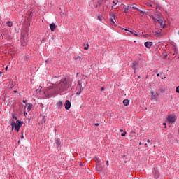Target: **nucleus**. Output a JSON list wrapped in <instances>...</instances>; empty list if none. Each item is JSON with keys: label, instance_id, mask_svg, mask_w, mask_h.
Segmentation results:
<instances>
[{"label": "nucleus", "instance_id": "obj_1", "mask_svg": "<svg viewBox=\"0 0 179 179\" xmlns=\"http://www.w3.org/2000/svg\"><path fill=\"white\" fill-rule=\"evenodd\" d=\"M69 87L68 79L65 76H55L52 78V85L46 88L44 92H41L44 94L42 99H50L57 92H65V90H68Z\"/></svg>", "mask_w": 179, "mask_h": 179}, {"label": "nucleus", "instance_id": "obj_2", "mask_svg": "<svg viewBox=\"0 0 179 179\" xmlns=\"http://www.w3.org/2000/svg\"><path fill=\"white\" fill-rule=\"evenodd\" d=\"M15 120H17V117L16 116H15V115H13L12 119L10 120V125L12 127V131H13V129H15V131H16V132H19V130L20 129V128H22V122L20 120H17L16 122H15Z\"/></svg>", "mask_w": 179, "mask_h": 179}, {"label": "nucleus", "instance_id": "obj_3", "mask_svg": "<svg viewBox=\"0 0 179 179\" xmlns=\"http://www.w3.org/2000/svg\"><path fill=\"white\" fill-rule=\"evenodd\" d=\"M82 85H83V86H86V85H87V82L86 81V76L85 75H82L78 80L77 86L80 88V91L76 92L77 96H79L83 91V87Z\"/></svg>", "mask_w": 179, "mask_h": 179}, {"label": "nucleus", "instance_id": "obj_4", "mask_svg": "<svg viewBox=\"0 0 179 179\" xmlns=\"http://www.w3.org/2000/svg\"><path fill=\"white\" fill-rule=\"evenodd\" d=\"M150 94H151L152 101H156V102L159 101V93L151 92Z\"/></svg>", "mask_w": 179, "mask_h": 179}, {"label": "nucleus", "instance_id": "obj_5", "mask_svg": "<svg viewBox=\"0 0 179 179\" xmlns=\"http://www.w3.org/2000/svg\"><path fill=\"white\" fill-rule=\"evenodd\" d=\"M176 120L177 117H176V115H170L167 117V121L169 122V124H174Z\"/></svg>", "mask_w": 179, "mask_h": 179}, {"label": "nucleus", "instance_id": "obj_6", "mask_svg": "<svg viewBox=\"0 0 179 179\" xmlns=\"http://www.w3.org/2000/svg\"><path fill=\"white\" fill-rule=\"evenodd\" d=\"M157 22H158V23L160 24L161 29H164L167 27V25L166 24V20H164V18L157 20Z\"/></svg>", "mask_w": 179, "mask_h": 179}, {"label": "nucleus", "instance_id": "obj_7", "mask_svg": "<svg viewBox=\"0 0 179 179\" xmlns=\"http://www.w3.org/2000/svg\"><path fill=\"white\" fill-rule=\"evenodd\" d=\"M131 9H135V10H138V12H140V13L145 15V12H143L141 9L138 8V5L136 3L132 4Z\"/></svg>", "mask_w": 179, "mask_h": 179}, {"label": "nucleus", "instance_id": "obj_8", "mask_svg": "<svg viewBox=\"0 0 179 179\" xmlns=\"http://www.w3.org/2000/svg\"><path fill=\"white\" fill-rule=\"evenodd\" d=\"M155 37H162L164 36V32L162 31V29H159L158 31H155Z\"/></svg>", "mask_w": 179, "mask_h": 179}, {"label": "nucleus", "instance_id": "obj_9", "mask_svg": "<svg viewBox=\"0 0 179 179\" xmlns=\"http://www.w3.org/2000/svg\"><path fill=\"white\" fill-rule=\"evenodd\" d=\"M64 107L66 110H69V108H71V102L69 100L66 101Z\"/></svg>", "mask_w": 179, "mask_h": 179}, {"label": "nucleus", "instance_id": "obj_10", "mask_svg": "<svg viewBox=\"0 0 179 179\" xmlns=\"http://www.w3.org/2000/svg\"><path fill=\"white\" fill-rule=\"evenodd\" d=\"M57 106L59 110L64 107V103L62 101H59L57 103Z\"/></svg>", "mask_w": 179, "mask_h": 179}, {"label": "nucleus", "instance_id": "obj_11", "mask_svg": "<svg viewBox=\"0 0 179 179\" xmlns=\"http://www.w3.org/2000/svg\"><path fill=\"white\" fill-rule=\"evenodd\" d=\"M50 30L51 31H55V29H57V26H55V24L52 23L50 24Z\"/></svg>", "mask_w": 179, "mask_h": 179}, {"label": "nucleus", "instance_id": "obj_12", "mask_svg": "<svg viewBox=\"0 0 179 179\" xmlns=\"http://www.w3.org/2000/svg\"><path fill=\"white\" fill-rule=\"evenodd\" d=\"M145 45L147 48H150L152 47V45H153V43L152 42H145Z\"/></svg>", "mask_w": 179, "mask_h": 179}, {"label": "nucleus", "instance_id": "obj_13", "mask_svg": "<svg viewBox=\"0 0 179 179\" xmlns=\"http://www.w3.org/2000/svg\"><path fill=\"white\" fill-rule=\"evenodd\" d=\"M124 9V13H128V10H129V5L128 4L127 6H124L123 7Z\"/></svg>", "mask_w": 179, "mask_h": 179}, {"label": "nucleus", "instance_id": "obj_14", "mask_svg": "<svg viewBox=\"0 0 179 179\" xmlns=\"http://www.w3.org/2000/svg\"><path fill=\"white\" fill-rule=\"evenodd\" d=\"M96 169H97L98 171H101V170H103V166L101 165H100V163L96 164Z\"/></svg>", "mask_w": 179, "mask_h": 179}, {"label": "nucleus", "instance_id": "obj_15", "mask_svg": "<svg viewBox=\"0 0 179 179\" xmlns=\"http://www.w3.org/2000/svg\"><path fill=\"white\" fill-rule=\"evenodd\" d=\"M172 50L174 51L175 54H178V49L174 45H172Z\"/></svg>", "mask_w": 179, "mask_h": 179}, {"label": "nucleus", "instance_id": "obj_16", "mask_svg": "<svg viewBox=\"0 0 179 179\" xmlns=\"http://www.w3.org/2000/svg\"><path fill=\"white\" fill-rule=\"evenodd\" d=\"M94 160L96 162V164H100V158L99 157H94Z\"/></svg>", "mask_w": 179, "mask_h": 179}, {"label": "nucleus", "instance_id": "obj_17", "mask_svg": "<svg viewBox=\"0 0 179 179\" xmlns=\"http://www.w3.org/2000/svg\"><path fill=\"white\" fill-rule=\"evenodd\" d=\"M124 106H129V99H124L123 101Z\"/></svg>", "mask_w": 179, "mask_h": 179}, {"label": "nucleus", "instance_id": "obj_18", "mask_svg": "<svg viewBox=\"0 0 179 179\" xmlns=\"http://www.w3.org/2000/svg\"><path fill=\"white\" fill-rule=\"evenodd\" d=\"M6 24L8 26V27H12V26H13L12 21H7Z\"/></svg>", "mask_w": 179, "mask_h": 179}, {"label": "nucleus", "instance_id": "obj_19", "mask_svg": "<svg viewBox=\"0 0 179 179\" xmlns=\"http://www.w3.org/2000/svg\"><path fill=\"white\" fill-rule=\"evenodd\" d=\"M33 108V103H30L27 107V112L29 113Z\"/></svg>", "mask_w": 179, "mask_h": 179}, {"label": "nucleus", "instance_id": "obj_20", "mask_svg": "<svg viewBox=\"0 0 179 179\" xmlns=\"http://www.w3.org/2000/svg\"><path fill=\"white\" fill-rule=\"evenodd\" d=\"M113 6L112 8H114V6H115V5H117V3H118V0H113Z\"/></svg>", "mask_w": 179, "mask_h": 179}, {"label": "nucleus", "instance_id": "obj_21", "mask_svg": "<svg viewBox=\"0 0 179 179\" xmlns=\"http://www.w3.org/2000/svg\"><path fill=\"white\" fill-rule=\"evenodd\" d=\"M136 65H138V62H133V65H132V68L135 70L136 69Z\"/></svg>", "mask_w": 179, "mask_h": 179}, {"label": "nucleus", "instance_id": "obj_22", "mask_svg": "<svg viewBox=\"0 0 179 179\" xmlns=\"http://www.w3.org/2000/svg\"><path fill=\"white\" fill-rule=\"evenodd\" d=\"M110 21L111 26H115V22H114V20L113 18H110Z\"/></svg>", "mask_w": 179, "mask_h": 179}, {"label": "nucleus", "instance_id": "obj_23", "mask_svg": "<svg viewBox=\"0 0 179 179\" xmlns=\"http://www.w3.org/2000/svg\"><path fill=\"white\" fill-rule=\"evenodd\" d=\"M124 31H128L129 36H131V34H134V30H133V31H129V30H128V29H124Z\"/></svg>", "mask_w": 179, "mask_h": 179}, {"label": "nucleus", "instance_id": "obj_24", "mask_svg": "<svg viewBox=\"0 0 179 179\" xmlns=\"http://www.w3.org/2000/svg\"><path fill=\"white\" fill-rule=\"evenodd\" d=\"M55 144L57 148H59V145H61V143L58 140H56Z\"/></svg>", "mask_w": 179, "mask_h": 179}, {"label": "nucleus", "instance_id": "obj_25", "mask_svg": "<svg viewBox=\"0 0 179 179\" xmlns=\"http://www.w3.org/2000/svg\"><path fill=\"white\" fill-rule=\"evenodd\" d=\"M75 61H78L80 60V61H82V57L80 56H78L74 58Z\"/></svg>", "mask_w": 179, "mask_h": 179}, {"label": "nucleus", "instance_id": "obj_26", "mask_svg": "<svg viewBox=\"0 0 179 179\" xmlns=\"http://www.w3.org/2000/svg\"><path fill=\"white\" fill-rule=\"evenodd\" d=\"M133 35L134 36V37H139V34H136V31L135 30H134Z\"/></svg>", "mask_w": 179, "mask_h": 179}, {"label": "nucleus", "instance_id": "obj_27", "mask_svg": "<svg viewBox=\"0 0 179 179\" xmlns=\"http://www.w3.org/2000/svg\"><path fill=\"white\" fill-rule=\"evenodd\" d=\"M97 19H98V20H99L100 22H102V20H103V17L99 15V16L97 17Z\"/></svg>", "mask_w": 179, "mask_h": 179}, {"label": "nucleus", "instance_id": "obj_28", "mask_svg": "<svg viewBox=\"0 0 179 179\" xmlns=\"http://www.w3.org/2000/svg\"><path fill=\"white\" fill-rule=\"evenodd\" d=\"M86 45H87V46H85V47L84 48V50H89V43H87Z\"/></svg>", "mask_w": 179, "mask_h": 179}, {"label": "nucleus", "instance_id": "obj_29", "mask_svg": "<svg viewBox=\"0 0 179 179\" xmlns=\"http://www.w3.org/2000/svg\"><path fill=\"white\" fill-rule=\"evenodd\" d=\"M125 135H127V131H124L121 134V136H125Z\"/></svg>", "mask_w": 179, "mask_h": 179}, {"label": "nucleus", "instance_id": "obj_30", "mask_svg": "<svg viewBox=\"0 0 179 179\" xmlns=\"http://www.w3.org/2000/svg\"><path fill=\"white\" fill-rule=\"evenodd\" d=\"M176 93H179V86L176 87Z\"/></svg>", "mask_w": 179, "mask_h": 179}, {"label": "nucleus", "instance_id": "obj_31", "mask_svg": "<svg viewBox=\"0 0 179 179\" xmlns=\"http://www.w3.org/2000/svg\"><path fill=\"white\" fill-rule=\"evenodd\" d=\"M112 17H113V19H114V20H115V14H112Z\"/></svg>", "mask_w": 179, "mask_h": 179}, {"label": "nucleus", "instance_id": "obj_32", "mask_svg": "<svg viewBox=\"0 0 179 179\" xmlns=\"http://www.w3.org/2000/svg\"><path fill=\"white\" fill-rule=\"evenodd\" d=\"M21 139H24V136H23V131H22Z\"/></svg>", "mask_w": 179, "mask_h": 179}, {"label": "nucleus", "instance_id": "obj_33", "mask_svg": "<svg viewBox=\"0 0 179 179\" xmlns=\"http://www.w3.org/2000/svg\"><path fill=\"white\" fill-rule=\"evenodd\" d=\"M22 44L23 46H24V45H26L27 43L26 42H22Z\"/></svg>", "mask_w": 179, "mask_h": 179}, {"label": "nucleus", "instance_id": "obj_34", "mask_svg": "<svg viewBox=\"0 0 179 179\" xmlns=\"http://www.w3.org/2000/svg\"><path fill=\"white\" fill-rule=\"evenodd\" d=\"M104 90V87H102L101 88V92H103Z\"/></svg>", "mask_w": 179, "mask_h": 179}, {"label": "nucleus", "instance_id": "obj_35", "mask_svg": "<svg viewBox=\"0 0 179 179\" xmlns=\"http://www.w3.org/2000/svg\"><path fill=\"white\" fill-rule=\"evenodd\" d=\"M94 125H95V127H99V123H95Z\"/></svg>", "mask_w": 179, "mask_h": 179}, {"label": "nucleus", "instance_id": "obj_36", "mask_svg": "<svg viewBox=\"0 0 179 179\" xmlns=\"http://www.w3.org/2000/svg\"><path fill=\"white\" fill-rule=\"evenodd\" d=\"M148 6H150V8H152V6H153L152 4H150V3H148Z\"/></svg>", "mask_w": 179, "mask_h": 179}, {"label": "nucleus", "instance_id": "obj_37", "mask_svg": "<svg viewBox=\"0 0 179 179\" xmlns=\"http://www.w3.org/2000/svg\"><path fill=\"white\" fill-rule=\"evenodd\" d=\"M162 80L166 79V76H163V77H162Z\"/></svg>", "mask_w": 179, "mask_h": 179}, {"label": "nucleus", "instance_id": "obj_38", "mask_svg": "<svg viewBox=\"0 0 179 179\" xmlns=\"http://www.w3.org/2000/svg\"><path fill=\"white\" fill-rule=\"evenodd\" d=\"M147 142H148V143H150V140L148 139Z\"/></svg>", "mask_w": 179, "mask_h": 179}, {"label": "nucleus", "instance_id": "obj_39", "mask_svg": "<svg viewBox=\"0 0 179 179\" xmlns=\"http://www.w3.org/2000/svg\"><path fill=\"white\" fill-rule=\"evenodd\" d=\"M164 58H167V55H164Z\"/></svg>", "mask_w": 179, "mask_h": 179}, {"label": "nucleus", "instance_id": "obj_40", "mask_svg": "<svg viewBox=\"0 0 179 179\" xmlns=\"http://www.w3.org/2000/svg\"><path fill=\"white\" fill-rule=\"evenodd\" d=\"M22 102L24 103H27V101H26V100H23Z\"/></svg>", "mask_w": 179, "mask_h": 179}, {"label": "nucleus", "instance_id": "obj_41", "mask_svg": "<svg viewBox=\"0 0 179 179\" xmlns=\"http://www.w3.org/2000/svg\"><path fill=\"white\" fill-rule=\"evenodd\" d=\"M99 7V5L98 4H96L95 5V8H98Z\"/></svg>", "mask_w": 179, "mask_h": 179}, {"label": "nucleus", "instance_id": "obj_42", "mask_svg": "<svg viewBox=\"0 0 179 179\" xmlns=\"http://www.w3.org/2000/svg\"><path fill=\"white\" fill-rule=\"evenodd\" d=\"M178 53H176V52H174L173 53V55H177Z\"/></svg>", "mask_w": 179, "mask_h": 179}, {"label": "nucleus", "instance_id": "obj_43", "mask_svg": "<svg viewBox=\"0 0 179 179\" xmlns=\"http://www.w3.org/2000/svg\"><path fill=\"white\" fill-rule=\"evenodd\" d=\"M120 132H124V129H121Z\"/></svg>", "mask_w": 179, "mask_h": 179}, {"label": "nucleus", "instance_id": "obj_44", "mask_svg": "<svg viewBox=\"0 0 179 179\" xmlns=\"http://www.w3.org/2000/svg\"><path fill=\"white\" fill-rule=\"evenodd\" d=\"M144 146L148 147V143H145Z\"/></svg>", "mask_w": 179, "mask_h": 179}, {"label": "nucleus", "instance_id": "obj_45", "mask_svg": "<svg viewBox=\"0 0 179 179\" xmlns=\"http://www.w3.org/2000/svg\"><path fill=\"white\" fill-rule=\"evenodd\" d=\"M0 76H2V71H0Z\"/></svg>", "mask_w": 179, "mask_h": 179}, {"label": "nucleus", "instance_id": "obj_46", "mask_svg": "<svg viewBox=\"0 0 179 179\" xmlns=\"http://www.w3.org/2000/svg\"><path fill=\"white\" fill-rule=\"evenodd\" d=\"M157 76H158V77L160 76V73H157Z\"/></svg>", "mask_w": 179, "mask_h": 179}, {"label": "nucleus", "instance_id": "obj_47", "mask_svg": "<svg viewBox=\"0 0 179 179\" xmlns=\"http://www.w3.org/2000/svg\"><path fill=\"white\" fill-rule=\"evenodd\" d=\"M106 165L108 166V161H106Z\"/></svg>", "mask_w": 179, "mask_h": 179}, {"label": "nucleus", "instance_id": "obj_48", "mask_svg": "<svg viewBox=\"0 0 179 179\" xmlns=\"http://www.w3.org/2000/svg\"><path fill=\"white\" fill-rule=\"evenodd\" d=\"M7 69H8V66L6 67L5 70L7 71Z\"/></svg>", "mask_w": 179, "mask_h": 179}, {"label": "nucleus", "instance_id": "obj_49", "mask_svg": "<svg viewBox=\"0 0 179 179\" xmlns=\"http://www.w3.org/2000/svg\"><path fill=\"white\" fill-rule=\"evenodd\" d=\"M138 79H141V76H138Z\"/></svg>", "mask_w": 179, "mask_h": 179}, {"label": "nucleus", "instance_id": "obj_50", "mask_svg": "<svg viewBox=\"0 0 179 179\" xmlns=\"http://www.w3.org/2000/svg\"><path fill=\"white\" fill-rule=\"evenodd\" d=\"M18 143H20V140L18 141Z\"/></svg>", "mask_w": 179, "mask_h": 179}, {"label": "nucleus", "instance_id": "obj_51", "mask_svg": "<svg viewBox=\"0 0 179 179\" xmlns=\"http://www.w3.org/2000/svg\"><path fill=\"white\" fill-rule=\"evenodd\" d=\"M139 145H142V143L140 142V143H139Z\"/></svg>", "mask_w": 179, "mask_h": 179}, {"label": "nucleus", "instance_id": "obj_52", "mask_svg": "<svg viewBox=\"0 0 179 179\" xmlns=\"http://www.w3.org/2000/svg\"><path fill=\"white\" fill-rule=\"evenodd\" d=\"M163 125H166V123H164Z\"/></svg>", "mask_w": 179, "mask_h": 179}, {"label": "nucleus", "instance_id": "obj_53", "mask_svg": "<svg viewBox=\"0 0 179 179\" xmlns=\"http://www.w3.org/2000/svg\"><path fill=\"white\" fill-rule=\"evenodd\" d=\"M178 34H179V31H178Z\"/></svg>", "mask_w": 179, "mask_h": 179}]
</instances>
